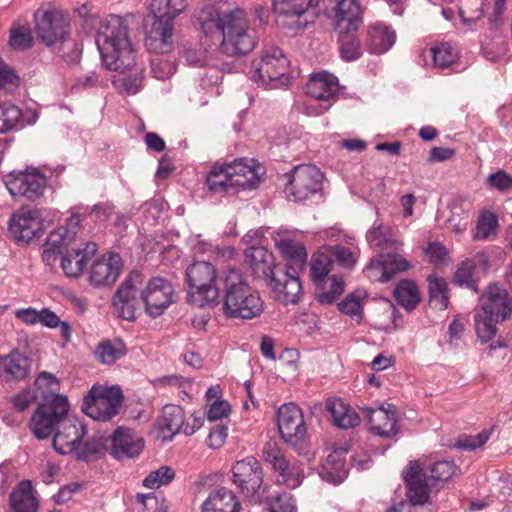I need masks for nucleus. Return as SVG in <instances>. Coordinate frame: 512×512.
Listing matches in <instances>:
<instances>
[{"label": "nucleus", "mask_w": 512, "mask_h": 512, "mask_svg": "<svg viewBox=\"0 0 512 512\" xmlns=\"http://www.w3.org/2000/svg\"><path fill=\"white\" fill-rule=\"evenodd\" d=\"M198 28L208 37H222L220 50L228 56L246 55L258 43L245 9L228 1L206 2L194 11Z\"/></svg>", "instance_id": "nucleus-1"}, {"label": "nucleus", "mask_w": 512, "mask_h": 512, "mask_svg": "<svg viewBox=\"0 0 512 512\" xmlns=\"http://www.w3.org/2000/svg\"><path fill=\"white\" fill-rule=\"evenodd\" d=\"M141 284L142 275L133 271L117 289L113 297V304L121 318L133 321L136 318V310L140 302L144 303L147 314L155 318L162 315L175 301V291L168 280L162 277L150 279L138 297Z\"/></svg>", "instance_id": "nucleus-2"}, {"label": "nucleus", "mask_w": 512, "mask_h": 512, "mask_svg": "<svg viewBox=\"0 0 512 512\" xmlns=\"http://www.w3.org/2000/svg\"><path fill=\"white\" fill-rule=\"evenodd\" d=\"M84 28L96 30V45L103 63L109 70L125 72L135 63L126 20L118 15L104 19L90 16L84 20Z\"/></svg>", "instance_id": "nucleus-3"}, {"label": "nucleus", "mask_w": 512, "mask_h": 512, "mask_svg": "<svg viewBox=\"0 0 512 512\" xmlns=\"http://www.w3.org/2000/svg\"><path fill=\"white\" fill-rule=\"evenodd\" d=\"M366 240L370 247L386 251L379 253L366 266L365 273L371 281L389 282L397 273L410 268V263L399 254L404 243L390 226L381 222L375 223L367 231Z\"/></svg>", "instance_id": "nucleus-4"}, {"label": "nucleus", "mask_w": 512, "mask_h": 512, "mask_svg": "<svg viewBox=\"0 0 512 512\" xmlns=\"http://www.w3.org/2000/svg\"><path fill=\"white\" fill-rule=\"evenodd\" d=\"M187 7L186 0H152L144 18L145 45L150 51L163 54L172 49L175 20Z\"/></svg>", "instance_id": "nucleus-5"}, {"label": "nucleus", "mask_w": 512, "mask_h": 512, "mask_svg": "<svg viewBox=\"0 0 512 512\" xmlns=\"http://www.w3.org/2000/svg\"><path fill=\"white\" fill-rule=\"evenodd\" d=\"M245 261L257 278L269 281V286L277 300L284 304H296L300 299L302 285L289 278L285 267L274 263L273 254L264 246L249 247L245 251Z\"/></svg>", "instance_id": "nucleus-6"}, {"label": "nucleus", "mask_w": 512, "mask_h": 512, "mask_svg": "<svg viewBox=\"0 0 512 512\" xmlns=\"http://www.w3.org/2000/svg\"><path fill=\"white\" fill-rule=\"evenodd\" d=\"M35 29L39 39L47 46L59 44L58 53L67 63L80 57L82 46L69 37V21L59 9L39 8L34 13Z\"/></svg>", "instance_id": "nucleus-7"}, {"label": "nucleus", "mask_w": 512, "mask_h": 512, "mask_svg": "<svg viewBox=\"0 0 512 512\" xmlns=\"http://www.w3.org/2000/svg\"><path fill=\"white\" fill-rule=\"evenodd\" d=\"M220 280L224 290L223 310L227 317L252 319L261 314L263 302L259 294L244 281L237 269L229 268Z\"/></svg>", "instance_id": "nucleus-8"}, {"label": "nucleus", "mask_w": 512, "mask_h": 512, "mask_svg": "<svg viewBox=\"0 0 512 512\" xmlns=\"http://www.w3.org/2000/svg\"><path fill=\"white\" fill-rule=\"evenodd\" d=\"M512 313V298L496 284L489 285L480 297V308L475 310V329L482 343L496 334V324L505 321Z\"/></svg>", "instance_id": "nucleus-9"}, {"label": "nucleus", "mask_w": 512, "mask_h": 512, "mask_svg": "<svg viewBox=\"0 0 512 512\" xmlns=\"http://www.w3.org/2000/svg\"><path fill=\"white\" fill-rule=\"evenodd\" d=\"M256 173L253 166L237 159L228 164H215L206 177V185L214 193H230L255 187Z\"/></svg>", "instance_id": "nucleus-10"}, {"label": "nucleus", "mask_w": 512, "mask_h": 512, "mask_svg": "<svg viewBox=\"0 0 512 512\" xmlns=\"http://www.w3.org/2000/svg\"><path fill=\"white\" fill-rule=\"evenodd\" d=\"M216 277V268L210 262L191 264L186 270L188 302L199 308L217 304L219 289L215 286Z\"/></svg>", "instance_id": "nucleus-11"}, {"label": "nucleus", "mask_w": 512, "mask_h": 512, "mask_svg": "<svg viewBox=\"0 0 512 512\" xmlns=\"http://www.w3.org/2000/svg\"><path fill=\"white\" fill-rule=\"evenodd\" d=\"M232 482L250 503L261 504L268 497L270 485L264 483L263 469L253 456L237 461L232 467Z\"/></svg>", "instance_id": "nucleus-12"}, {"label": "nucleus", "mask_w": 512, "mask_h": 512, "mask_svg": "<svg viewBox=\"0 0 512 512\" xmlns=\"http://www.w3.org/2000/svg\"><path fill=\"white\" fill-rule=\"evenodd\" d=\"M289 62L282 50L278 47L266 48L261 56L252 62L251 78L263 85L278 87L289 82Z\"/></svg>", "instance_id": "nucleus-13"}, {"label": "nucleus", "mask_w": 512, "mask_h": 512, "mask_svg": "<svg viewBox=\"0 0 512 512\" xmlns=\"http://www.w3.org/2000/svg\"><path fill=\"white\" fill-rule=\"evenodd\" d=\"M68 411L69 403L65 396L52 395L51 400L45 397V401L38 405L30 420L29 427L34 436L39 440L47 439L68 415Z\"/></svg>", "instance_id": "nucleus-14"}, {"label": "nucleus", "mask_w": 512, "mask_h": 512, "mask_svg": "<svg viewBox=\"0 0 512 512\" xmlns=\"http://www.w3.org/2000/svg\"><path fill=\"white\" fill-rule=\"evenodd\" d=\"M263 460L277 474L276 482L287 488H298L305 478L303 465L296 460L287 459L276 442H266L262 449Z\"/></svg>", "instance_id": "nucleus-15"}, {"label": "nucleus", "mask_w": 512, "mask_h": 512, "mask_svg": "<svg viewBox=\"0 0 512 512\" xmlns=\"http://www.w3.org/2000/svg\"><path fill=\"white\" fill-rule=\"evenodd\" d=\"M123 404V395L119 388H101L93 386L85 396L82 410L97 421H109L119 414Z\"/></svg>", "instance_id": "nucleus-16"}, {"label": "nucleus", "mask_w": 512, "mask_h": 512, "mask_svg": "<svg viewBox=\"0 0 512 512\" xmlns=\"http://www.w3.org/2000/svg\"><path fill=\"white\" fill-rule=\"evenodd\" d=\"M323 0H271V9L277 23L282 27L302 30L309 23V17L315 13L311 10L320 5Z\"/></svg>", "instance_id": "nucleus-17"}, {"label": "nucleus", "mask_w": 512, "mask_h": 512, "mask_svg": "<svg viewBox=\"0 0 512 512\" xmlns=\"http://www.w3.org/2000/svg\"><path fill=\"white\" fill-rule=\"evenodd\" d=\"M306 93L311 98L320 102L318 108L312 111L309 110L312 106L308 105L306 107L307 114H323L332 106L339 93L338 78L327 71L315 73L311 75L306 84Z\"/></svg>", "instance_id": "nucleus-18"}, {"label": "nucleus", "mask_w": 512, "mask_h": 512, "mask_svg": "<svg viewBox=\"0 0 512 512\" xmlns=\"http://www.w3.org/2000/svg\"><path fill=\"white\" fill-rule=\"evenodd\" d=\"M285 187L288 196L294 201H304L321 189L323 174L313 165L296 166L288 175Z\"/></svg>", "instance_id": "nucleus-19"}, {"label": "nucleus", "mask_w": 512, "mask_h": 512, "mask_svg": "<svg viewBox=\"0 0 512 512\" xmlns=\"http://www.w3.org/2000/svg\"><path fill=\"white\" fill-rule=\"evenodd\" d=\"M404 481L407 486V496L410 503L421 512H431L424 507L429 500L431 488L435 485L430 481L424 466L419 461H410L404 472Z\"/></svg>", "instance_id": "nucleus-20"}, {"label": "nucleus", "mask_w": 512, "mask_h": 512, "mask_svg": "<svg viewBox=\"0 0 512 512\" xmlns=\"http://www.w3.org/2000/svg\"><path fill=\"white\" fill-rule=\"evenodd\" d=\"M4 183L12 197L19 196L33 201L43 195L47 179L37 170L19 171L6 175Z\"/></svg>", "instance_id": "nucleus-21"}, {"label": "nucleus", "mask_w": 512, "mask_h": 512, "mask_svg": "<svg viewBox=\"0 0 512 512\" xmlns=\"http://www.w3.org/2000/svg\"><path fill=\"white\" fill-rule=\"evenodd\" d=\"M278 427L284 441L292 445L302 441L307 432L302 410L294 403L279 408Z\"/></svg>", "instance_id": "nucleus-22"}, {"label": "nucleus", "mask_w": 512, "mask_h": 512, "mask_svg": "<svg viewBox=\"0 0 512 512\" xmlns=\"http://www.w3.org/2000/svg\"><path fill=\"white\" fill-rule=\"evenodd\" d=\"M39 211L36 209L20 208L9 220V233L18 242L28 243L41 232Z\"/></svg>", "instance_id": "nucleus-23"}, {"label": "nucleus", "mask_w": 512, "mask_h": 512, "mask_svg": "<svg viewBox=\"0 0 512 512\" xmlns=\"http://www.w3.org/2000/svg\"><path fill=\"white\" fill-rule=\"evenodd\" d=\"M363 416L370 425V431L380 437L391 438L398 434L396 409L392 404L379 406L377 408H361Z\"/></svg>", "instance_id": "nucleus-24"}, {"label": "nucleus", "mask_w": 512, "mask_h": 512, "mask_svg": "<svg viewBox=\"0 0 512 512\" xmlns=\"http://www.w3.org/2000/svg\"><path fill=\"white\" fill-rule=\"evenodd\" d=\"M119 254L108 252L94 260L89 272V283L93 287L111 286L118 279L122 270Z\"/></svg>", "instance_id": "nucleus-25"}, {"label": "nucleus", "mask_w": 512, "mask_h": 512, "mask_svg": "<svg viewBox=\"0 0 512 512\" xmlns=\"http://www.w3.org/2000/svg\"><path fill=\"white\" fill-rule=\"evenodd\" d=\"M86 433L87 430L84 425L76 419L68 418L67 415L57 428L53 438V446L59 454L72 453L79 448Z\"/></svg>", "instance_id": "nucleus-26"}, {"label": "nucleus", "mask_w": 512, "mask_h": 512, "mask_svg": "<svg viewBox=\"0 0 512 512\" xmlns=\"http://www.w3.org/2000/svg\"><path fill=\"white\" fill-rule=\"evenodd\" d=\"M15 317L26 325L42 324L47 328H59L60 334L65 340H71V326L66 321H61L60 318L52 310L43 308L37 310L33 307L21 308L15 311Z\"/></svg>", "instance_id": "nucleus-27"}, {"label": "nucleus", "mask_w": 512, "mask_h": 512, "mask_svg": "<svg viewBox=\"0 0 512 512\" xmlns=\"http://www.w3.org/2000/svg\"><path fill=\"white\" fill-rule=\"evenodd\" d=\"M276 247L286 260V263L281 264V266L285 267L288 277L296 279L297 283L302 285L299 273L305 268L307 263V251L305 246L295 240L280 239L276 242Z\"/></svg>", "instance_id": "nucleus-28"}, {"label": "nucleus", "mask_w": 512, "mask_h": 512, "mask_svg": "<svg viewBox=\"0 0 512 512\" xmlns=\"http://www.w3.org/2000/svg\"><path fill=\"white\" fill-rule=\"evenodd\" d=\"M144 448V440L133 430L117 428L111 436V455L122 460L138 456Z\"/></svg>", "instance_id": "nucleus-29"}, {"label": "nucleus", "mask_w": 512, "mask_h": 512, "mask_svg": "<svg viewBox=\"0 0 512 512\" xmlns=\"http://www.w3.org/2000/svg\"><path fill=\"white\" fill-rule=\"evenodd\" d=\"M333 11L337 32L358 31L363 20L361 8L357 0H339Z\"/></svg>", "instance_id": "nucleus-30"}, {"label": "nucleus", "mask_w": 512, "mask_h": 512, "mask_svg": "<svg viewBox=\"0 0 512 512\" xmlns=\"http://www.w3.org/2000/svg\"><path fill=\"white\" fill-rule=\"evenodd\" d=\"M488 268V257L484 252H478L474 257L462 261L455 272L454 280L459 286L476 291L477 280L475 275L485 272Z\"/></svg>", "instance_id": "nucleus-31"}, {"label": "nucleus", "mask_w": 512, "mask_h": 512, "mask_svg": "<svg viewBox=\"0 0 512 512\" xmlns=\"http://www.w3.org/2000/svg\"><path fill=\"white\" fill-rule=\"evenodd\" d=\"M365 48L371 54H383L395 43L396 34L388 26L380 23L368 25L365 33Z\"/></svg>", "instance_id": "nucleus-32"}, {"label": "nucleus", "mask_w": 512, "mask_h": 512, "mask_svg": "<svg viewBox=\"0 0 512 512\" xmlns=\"http://www.w3.org/2000/svg\"><path fill=\"white\" fill-rule=\"evenodd\" d=\"M346 454L347 450L344 448H337L330 452L319 471L320 477L332 484L343 482L348 474Z\"/></svg>", "instance_id": "nucleus-33"}, {"label": "nucleus", "mask_w": 512, "mask_h": 512, "mask_svg": "<svg viewBox=\"0 0 512 512\" xmlns=\"http://www.w3.org/2000/svg\"><path fill=\"white\" fill-rule=\"evenodd\" d=\"M240 509L241 503L236 494L226 487H221L210 492L202 504L201 512H239Z\"/></svg>", "instance_id": "nucleus-34"}, {"label": "nucleus", "mask_w": 512, "mask_h": 512, "mask_svg": "<svg viewBox=\"0 0 512 512\" xmlns=\"http://www.w3.org/2000/svg\"><path fill=\"white\" fill-rule=\"evenodd\" d=\"M31 359L18 351H12L0 359V369L7 381L25 380L31 370Z\"/></svg>", "instance_id": "nucleus-35"}, {"label": "nucleus", "mask_w": 512, "mask_h": 512, "mask_svg": "<svg viewBox=\"0 0 512 512\" xmlns=\"http://www.w3.org/2000/svg\"><path fill=\"white\" fill-rule=\"evenodd\" d=\"M325 408L330 413L333 424L341 429L353 428L360 422L358 413L342 399H328Z\"/></svg>", "instance_id": "nucleus-36"}, {"label": "nucleus", "mask_w": 512, "mask_h": 512, "mask_svg": "<svg viewBox=\"0 0 512 512\" xmlns=\"http://www.w3.org/2000/svg\"><path fill=\"white\" fill-rule=\"evenodd\" d=\"M13 512H37L38 501L30 481H22L10 495Z\"/></svg>", "instance_id": "nucleus-37"}, {"label": "nucleus", "mask_w": 512, "mask_h": 512, "mask_svg": "<svg viewBox=\"0 0 512 512\" xmlns=\"http://www.w3.org/2000/svg\"><path fill=\"white\" fill-rule=\"evenodd\" d=\"M127 353V347L120 338L102 340L95 348L94 355L98 362L112 365Z\"/></svg>", "instance_id": "nucleus-38"}, {"label": "nucleus", "mask_w": 512, "mask_h": 512, "mask_svg": "<svg viewBox=\"0 0 512 512\" xmlns=\"http://www.w3.org/2000/svg\"><path fill=\"white\" fill-rule=\"evenodd\" d=\"M314 285L316 299L324 305L333 304L344 292V280L337 275H331L330 278Z\"/></svg>", "instance_id": "nucleus-39"}, {"label": "nucleus", "mask_w": 512, "mask_h": 512, "mask_svg": "<svg viewBox=\"0 0 512 512\" xmlns=\"http://www.w3.org/2000/svg\"><path fill=\"white\" fill-rule=\"evenodd\" d=\"M185 413L183 409L174 404L165 405L158 419V427L162 431L171 433L170 439L180 431H183Z\"/></svg>", "instance_id": "nucleus-40"}, {"label": "nucleus", "mask_w": 512, "mask_h": 512, "mask_svg": "<svg viewBox=\"0 0 512 512\" xmlns=\"http://www.w3.org/2000/svg\"><path fill=\"white\" fill-rule=\"evenodd\" d=\"M357 31L338 32V45L340 57L347 61H355L364 53V46L358 38Z\"/></svg>", "instance_id": "nucleus-41"}, {"label": "nucleus", "mask_w": 512, "mask_h": 512, "mask_svg": "<svg viewBox=\"0 0 512 512\" xmlns=\"http://www.w3.org/2000/svg\"><path fill=\"white\" fill-rule=\"evenodd\" d=\"M334 267L333 259L328 254L327 249L323 246L318 252L314 253L310 261V276L314 284L331 277Z\"/></svg>", "instance_id": "nucleus-42"}, {"label": "nucleus", "mask_w": 512, "mask_h": 512, "mask_svg": "<svg viewBox=\"0 0 512 512\" xmlns=\"http://www.w3.org/2000/svg\"><path fill=\"white\" fill-rule=\"evenodd\" d=\"M394 296L407 311L414 310L421 299L417 285L411 280L400 281L394 289Z\"/></svg>", "instance_id": "nucleus-43"}, {"label": "nucleus", "mask_w": 512, "mask_h": 512, "mask_svg": "<svg viewBox=\"0 0 512 512\" xmlns=\"http://www.w3.org/2000/svg\"><path fill=\"white\" fill-rule=\"evenodd\" d=\"M462 198H454L448 205L451 216L446 220L447 229L461 233L466 230L469 220V214Z\"/></svg>", "instance_id": "nucleus-44"}, {"label": "nucleus", "mask_w": 512, "mask_h": 512, "mask_svg": "<svg viewBox=\"0 0 512 512\" xmlns=\"http://www.w3.org/2000/svg\"><path fill=\"white\" fill-rule=\"evenodd\" d=\"M23 126L21 109L9 102L0 103V134Z\"/></svg>", "instance_id": "nucleus-45"}, {"label": "nucleus", "mask_w": 512, "mask_h": 512, "mask_svg": "<svg viewBox=\"0 0 512 512\" xmlns=\"http://www.w3.org/2000/svg\"><path fill=\"white\" fill-rule=\"evenodd\" d=\"M434 66L440 69L448 68L454 64L459 56L458 49L451 43H440L429 49Z\"/></svg>", "instance_id": "nucleus-46"}, {"label": "nucleus", "mask_w": 512, "mask_h": 512, "mask_svg": "<svg viewBox=\"0 0 512 512\" xmlns=\"http://www.w3.org/2000/svg\"><path fill=\"white\" fill-rule=\"evenodd\" d=\"M85 256H81L79 250L67 249L61 257V268L69 278L79 277L85 267Z\"/></svg>", "instance_id": "nucleus-47"}, {"label": "nucleus", "mask_w": 512, "mask_h": 512, "mask_svg": "<svg viewBox=\"0 0 512 512\" xmlns=\"http://www.w3.org/2000/svg\"><path fill=\"white\" fill-rule=\"evenodd\" d=\"M327 252L331 255V259H333V263L337 262V264L347 270H351L356 265L358 254L355 250H352L350 247H345L342 245H326Z\"/></svg>", "instance_id": "nucleus-48"}, {"label": "nucleus", "mask_w": 512, "mask_h": 512, "mask_svg": "<svg viewBox=\"0 0 512 512\" xmlns=\"http://www.w3.org/2000/svg\"><path fill=\"white\" fill-rule=\"evenodd\" d=\"M430 303L435 308L444 310L448 307L447 283L444 279L429 276Z\"/></svg>", "instance_id": "nucleus-49"}, {"label": "nucleus", "mask_w": 512, "mask_h": 512, "mask_svg": "<svg viewBox=\"0 0 512 512\" xmlns=\"http://www.w3.org/2000/svg\"><path fill=\"white\" fill-rule=\"evenodd\" d=\"M262 503L265 504V512H297V507L293 497L286 492L268 497Z\"/></svg>", "instance_id": "nucleus-50"}, {"label": "nucleus", "mask_w": 512, "mask_h": 512, "mask_svg": "<svg viewBox=\"0 0 512 512\" xmlns=\"http://www.w3.org/2000/svg\"><path fill=\"white\" fill-rule=\"evenodd\" d=\"M498 219L493 213L482 214L477 222L473 238L476 240H491L496 236Z\"/></svg>", "instance_id": "nucleus-51"}, {"label": "nucleus", "mask_w": 512, "mask_h": 512, "mask_svg": "<svg viewBox=\"0 0 512 512\" xmlns=\"http://www.w3.org/2000/svg\"><path fill=\"white\" fill-rule=\"evenodd\" d=\"M73 234L68 227H58L49 233L44 247L67 251L73 247Z\"/></svg>", "instance_id": "nucleus-52"}, {"label": "nucleus", "mask_w": 512, "mask_h": 512, "mask_svg": "<svg viewBox=\"0 0 512 512\" xmlns=\"http://www.w3.org/2000/svg\"><path fill=\"white\" fill-rule=\"evenodd\" d=\"M427 471L428 476L430 477V481H433L435 484L437 481H447L449 480L456 471L455 465L446 460L437 461L434 464L424 466Z\"/></svg>", "instance_id": "nucleus-53"}, {"label": "nucleus", "mask_w": 512, "mask_h": 512, "mask_svg": "<svg viewBox=\"0 0 512 512\" xmlns=\"http://www.w3.org/2000/svg\"><path fill=\"white\" fill-rule=\"evenodd\" d=\"M175 473L172 468L162 466L152 471L143 481V485L150 489L159 488L162 485L170 483L174 479Z\"/></svg>", "instance_id": "nucleus-54"}, {"label": "nucleus", "mask_w": 512, "mask_h": 512, "mask_svg": "<svg viewBox=\"0 0 512 512\" xmlns=\"http://www.w3.org/2000/svg\"><path fill=\"white\" fill-rule=\"evenodd\" d=\"M105 450V440L103 437H93L87 440L83 449L78 453V458L84 461H89L96 457Z\"/></svg>", "instance_id": "nucleus-55"}, {"label": "nucleus", "mask_w": 512, "mask_h": 512, "mask_svg": "<svg viewBox=\"0 0 512 512\" xmlns=\"http://www.w3.org/2000/svg\"><path fill=\"white\" fill-rule=\"evenodd\" d=\"M35 385L38 389L47 390L48 393L44 396V398L48 397L49 400H51L52 395H59L56 393V391L59 389V380L55 375L49 372H41L35 381Z\"/></svg>", "instance_id": "nucleus-56"}, {"label": "nucleus", "mask_w": 512, "mask_h": 512, "mask_svg": "<svg viewBox=\"0 0 512 512\" xmlns=\"http://www.w3.org/2000/svg\"><path fill=\"white\" fill-rule=\"evenodd\" d=\"M175 72V66L168 60L155 58L151 61V73L154 78L164 80L170 78Z\"/></svg>", "instance_id": "nucleus-57"}, {"label": "nucleus", "mask_w": 512, "mask_h": 512, "mask_svg": "<svg viewBox=\"0 0 512 512\" xmlns=\"http://www.w3.org/2000/svg\"><path fill=\"white\" fill-rule=\"evenodd\" d=\"M33 38L29 28L19 27L12 30L10 44L14 48L26 49L32 46Z\"/></svg>", "instance_id": "nucleus-58"}, {"label": "nucleus", "mask_w": 512, "mask_h": 512, "mask_svg": "<svg viewBox=\"0 0 512 512\" xmlns=\"http://www.w3.org/2000/svg\"><path fill=\"white\" fill-rule=\"evenodd\" d=\"M339 310L351 317H356L357 320L361 319V304L360 299L354 294H349L338 304Z\"/></svg>", "instance_id": "nucleus-59"}, {"label": "nucleus", "mask_w": 512, "mask_h": 512, "mask_svg": "<svg viewBox=\"0 0 512 512\" xmlns=\"http://www.w3.org/2000/svg\"><path fill=\"white\" fill-rule=\"evenodd\" d=\"M487 182L491 187L504 192L512 187V176L503 170H499L490 174Z\"/></svg>", "instance_id": "nucleus-60"}, {"label": "nucleus", "mask_w": 512, "mask_h": 512, "mask_svg": "<svg viewBox=\"0 0 512 512\" xmlns=\"http://www.w3.org/2000/svg\"><path fill=\"white\" fill-rule=\"evenodd\" d=\"M36 400L34 392L23 390L12 398L13 408L17 412L26 411Z\"/></svg>", "instance_id": "nucleus-61"}, {"label": "nucleus", "mask_w": 512, "mask_h": 512, "mask_svg": "<svg viewBox=\"0 0 512 512\" xmlns=\"http://www.w3.org/2000/svg\"><path fill=\"white\" fill-rule=\"evenodd\" d=\"M121 85L123 89L130 95L138 93L143 86V74L137 72L134 75H130L121 79Z\"/></svg>", "instance_id": "nucleus-62"}, {"label": "nucleus", "mask_w": 512, "mask_h": 512, "mask_svg": "<svg viewBox=\"0 0 512 512\" xmlns=\"http://www.w3.org/2000/svg\"><path fill=\"white\" fill-rule=\"evenodd\" d=\"M230 412V404L226 401H214L207 411L209 421H217L226 417Z\"/></svg>", "instance_id": "nucleus-63"}, {"label": "nucleus", "mask_w": 512, "mask_h": 512, "mask_svg": "<svg viewBox=\"0 0 512 512\" xmlns=\"http://www.w3.org/2000/svg\"><path fill=\"white\" fill-rule=\"evenodd\" d=\"M227 430L226 426L220 424L213 427L208 436L209 446L212 448L221 447L225 443Z\"/></svg>", "instance_id": "nucleus-64"}]
</instances>
